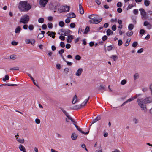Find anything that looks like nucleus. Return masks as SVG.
I'll use <instances>...</instances> for the list:
<instances>
[{"instance_id": "obj_12", "label": "nucleus", "mask_w": 152, "mask_h": 152, "mask_svg": "<svg viewBox=\"0 0 152 152\" xmlns=\"http://www.w3.org/2000/svg\"><path fill=\"white\" fill-rule=\"evenodd\" d=\"M58 6V4L57 5L53 4L52 3H50L49 5L50 8L52 10H56L57 7Z\"/></svg>"}, {"instance_id": "obj_49", "label": "nucleus", "mask_w": 152, "mask_h": 152, "mask_svg": "<svg viewBox=\"0 0 152 152\" xmlns=\"http://www.w3.org/2000/svg\"><path fill=\"white\" fill-rule=\"evenodd\" d=\"M60 46L62 48H64L65 47V44L64 42H61L60 44Z\"/></svg>"}, {"instance_id": "obj_60", "label": "nucleus", "mask_w": 152, "mask_h": 152, "mask_svg": "<svg viewBox=\"0 0 152 152\" xmlns=\"http://www.w3.org/2000/svg\"><path fill=\"white\" fill-rule=\"evenodd\" d=\"M122 44V41L121 40H119L118 41V45L119 46L121 45Z\"/></svg>"}, {"instance_id": "obj_8", "label": "nucleus", "mask_w": 152, "mask_h": 152, "mask_svg": "<svg viewBox=\"0 0 152 152\" xmlns=\"http://www.w3.org/2000/svg\"><path fill=\"white\" fill-rule=\"evenodd\" d=\"M143 25L147 26V28L150 29L152 28V25L147 21H146L144 22Z\"/></svg>"}, {"instance_id": "obj_47", "label": "nucleus", "mask_w": 152, "mask_h": 152, "mask_svg": "<svg viewBox=\"0 0 152 152\" xmlns=\"http://www.w3.org/2000/svg\"><path fill=\"white\" fill-rule=\"evenodd\" d=\"M65 115L69 119L71 120L72 118L69 116V114L68 113L66 114Z\"/></svg>"}, {"instance_id": "obj_62", "label": "nucleus", "mask_w": 152, "mask_h": 152, "mask_svg": "<svg viewBox=\"0 0 152 152\" xmlns=\"http://www.w3.org/2000/svg\"><path fill=\"white\" fill-rule=\"evenodd\" d=\"M148 90V88L147 87L144 88L142 89V91L143 92H146Z\"/></svg>"}, {"instance_id": "obj_34", "label": "nucleus", "mask_w": 152, "mask_h": 152, "mask_svg": "<svg viewBox=\"0 0 152 152\" xmlns=\"http://www.w3.org/2000/svg\"><path fill=\"white\" fill-rule=\"evenodd\" d=\"M10 58L12 60H15L17 58V56L15 55H11L10 56Z\"/></svg>"}, {"instance_id": "obj_37", "label": "nucleus", "mask_w": 152, "mask_h": 152, "mask_svg": "<svg viewBox=\"0 0 152 152\" xmlns=\"http://www.w3.org/2000/svg\"><path fill=\"white\" fill-rule=\"evenodd\" d=\"M38 22L40 23H43L44 22V19L43 18H41L38 19Z\"/></svg>"}, {"instance_id": "obj_20", "label": "nucleus", "mask_w": 152, "mask_h": 152, "mask_svg": "<svg viewBox=\"0 0 152 152\" xmlns=\"http://www.w3.org/2000/svg\"><path fill=\"white\" fill-rule=\"evenodd\" d=\"M73 39V37L72 35H68V39L66 40L67 42L68 43H70L72 42V40Z\"/></svg>"}, {"instance_id": "obj_14", "label": "nucleus", "mask_w": 152, "mask_h": 152, "mask_svg": "<svg viewBox=\"0 0 152 152\" xmlns=\"http://www.w3.org/2000/svg\"><path fill=\"white\" fill-rule=\"evenodd\" d=\"M67 17L69 18H75L76 17L75 15L73 12L70 13L68 14L67 15Z\"/></svg>"}, {"instance_id": "obj_64", "label": "nucleus", "mask_w": 152, "mask_h": 152, "mask_svg": "<svg viewBox=\"0 0 152 152\" xmlns=\"http://www.w3.org/2000/svg\"><path fill=\"white\" fill-rule=\"evenodd\" d=\"M65 22L66 23H68L70 22V20L69 18H67L65 20Z\"/></svg>"}, {"instance_id": "obj_39", "label": "nucleus", "mask_w": 152, "mask_h": 152, "mask_svg": "<svg viewBox=\"0 0 152 152\" xmlns=\"http://www.w3.org/2000/svg\"><path fill=\"white\" fill-rule=\"evenodd\" d=\"M81 58V57L79 55H77L75 56V59L77 60H80Z\"/></svg>"}, {"instance_id": "obj_23", "label": "nucleus", "mask_w": 152, "mask_h": 152, "mask_svg": "<svg viewBox=\"0 0 152 152\" xmlns=\"http://www.w3.org/2000/svg\"><path fill=\"white\" fill-rule=\"evenodd\" d=\"M77 96L76 95H75L73 98L72 101V103L73 104H75L77 102Z\"/></svg>"}, {"instance_id": "obj_24", "label": "nucleus", "mask_w": 152, "mask_h": 152, "mask_svg": "<svg viewBox=\"0 0 152 152\" xmlns=\"http://www.w3.org/2000/svg\"><path fill=\"white\" fill-rule=\"evenodd\" d=\"M56 34V33L54 32H50L49 34H48V35L50 36V37H52L53 38H54L55 37V35Z\"/></svg>"}, {"instance_id": "obj_29", "label": "nucleus", "mask_w": 152, "mask_h": 152, "mask_svg": "<svg viewBox=\"0 0 152 152\" xmlns=\"http://www.w3.org/2000/svg\"><path fill=\"white\" fill-rule=\"evenodd\" d=\"M17 140L21 143H23L24 142V139H18V137L16 138Z\"/></svg>"}, {"instance_id": "obj_17", "label": "nucleus", "mask_w": 152, "mask_h": 152, "mask_svg": "<svg viewBox=\"0 0 152 152\" xmlns=\"http://www.w3.org/2000/svg\"><path fill=\"white\" fill-rule=\"evenodd\" d=\"M78 137L77 134L75 133H73L71 136V138L72 140H75L77 139Z\"/></svg>"}, {"instance_id": "obj_6", "label": "nucleus", "mask_w": 152, "mask_h": 152, "mask_svg": "<svg viewBox=\"0 0 152 152\" xmlns=\"http://www.w3.org/2000/svg\"><path fill=\"white\" fill-rule=\"evenodd\" d=\"M139 10L140 12V13L142 16V19H146V13L145 10L143 8L140 9Z\"/></svg>"}, {"instance_id": "obj_59", "label": "nucleus", "mask_w": 152, "mask_h": 152, "mask_svg": "<svg viewBox=\"0 0 152 152\" xmlns=\"http://www.w3.org/2000/svg\"><path fill=\"white\" fill-rule=\"evenodd\" d=\"M138 11L137 10V9H134L133 10V13L137 15L138 14Z\"/></svg>"}, {"instance_id": "obj_7", "label": "nucleus", "mask_w": 152, "mask_h": 152, "mask_svg": "<svg viewBox=\"0 0 152 152\" xmlns=\"http://www.w3.org/2000/svg\"><path fill=\"white\" fill-rule=\"evenodd\" d=\"M83 70L82 68H79L78 69L77 71L75 72V75L76 76L79 77L80 76L82 72H83Z\"/></svg>"}, {"instance_id": "obj_33", "label": "nucleus", "mask_w": 152, "mask_h": 152, "mask_svg": "<svg viewBox=\"0 0 152 152\" xmlns=\"http://www.w3.org/2000/svg\"><path fill=\"white\" fill-rule=\"evenodd\" d=\"M131 40V39H127L125 45V46H127L129 45V42H130Z\"/></svg>"}, {"instance_id": "obj_31", "label": "nucleus", "mask_w": 152, "mask_h": 152, "mask_svg": "<svg viewBox=\"0 0 152 152\" xmlns=\"http://www.w3.org/2000/svg\"><path fill=\"white\" fill-rule=\"evenodd\" d=\"M134 27V26L132 24H129L128 26V29L130 30L133 29Z\"/></svg>"}, {"instance_id": "obj_58", "label": "nucleus", "mask_w": 152, "mask_h": 152, "mask_svg": "<svg viewBox=\"0 0 152 152\" xmlns=\"http://www.w3.org/2000/svg\"><path fill=\"white\" fill-rule=\"evenodd\" d=\"M64 30L63 29H61L59 30V34H60L64 33Z\"/></svg>"}, {"instance_id": "obj_42", "label": "nucleus", "mask_w": 152, "mask_h": 152, "mask_svg": "<svg viewBox=\"0 0 152 152\" xmlns=\"http://www.w3.org/2000/svg\"><path fill=\"white\" fill-rule=\"evenodd\" d=\"M145 32V30L143 29H142L140 30L139 33L141 35L143 34Z\"/></svg>"}, {"instance_id": "obj_5", "label": "nucleus", "mask_w": 152, "mask_h": 152, "mask_svg": "<svg viewBox=\"0 0 152 152\" xmlns=\"http://www.w3.org/2000/svg\"><path fill=\"white\" fill-rule=\"evenodd\" d=\"M89 97L87 99H86L81 104L80 106H79L76 105L74 107V109H80L81 107H84L86 104L87 102L89 100Z\"/></svg>"}, {"instance_id": "obj_30", "label": "nucleus", "mask_w": 152, "mask_h": 152, "mask_svg": "<svg viewBox=\"0 0 152 152\" xmlns=\"http://www.w3.org/2000/svg\"><path fill=\"white\" fill-rule=\"evenodd\" d=\"M113 33V32L110 30V29H108L107 31V34L108 36L110 35L111 34H112Z\"/></svg>"}, {"instance_id": "obj_2", "label": "nucleus", "mask_w": 152, "mask_h": 152, "mask_svg": "<svg viewBox=\"0 0 152 152\" xmlns=\"http://www.w3.org/2000/svg\"><path fill=\"white\" fill-rule=\"evenodd\" d=\"M18 8L21 11L27 12L31 9V6L26 1H22L20 2Z\"/></svg>"}, {"instance_id": "obj_27", "label": "nucleus", "mask_w": 152, "mask_h": 152, "mask_svg": "<svg viewBox=\"0 0 152 152\" xmlns=\"http://www.w3.org/2000/svg\"><path fill=\"white\" fill-rule=\"evenodd\" d=\"M118 58L117 56L116 55H112L110 56V58L113 59L114 61H115Z\"/></svg>"}, {"instance_id": "obj_25", "label": "nucleus", "mask_w": 152, "mask_h": 152, "mask_svg": "<svg viewBox=\"0 0 152 152\" xmlns=\"http://www.w3.org/2000/svg\"><path fill=\"white\" fill-rule=\"evenodd\" d=\"M133 32L131 30L128 31L126 33V35L130 37L133 34Z\"/></svg>"}, {"instance_id": "obj_35", "label": "nucleus", "mask_w": 152, "mask_h": 152, "mask_svg": "<svg viewBox=\"0 0 152 152\" xmlns=\"http://www.w3.org/2000/svg\"><path fill=\"white\" fill-rule=\"evenodd\" d=\"M3 85H4V86H17L18 85H17L16 84H10L7 83V84H3Z\"/></svg>"}, {"instance_id": "obj_1", "label": "nucleus", "mask_w": 152, "mask_h": 152, "mask_svg": "<svg viewBox=\"0 0 152 152\" xmlns=\"http://www.w3.org/2000/svg\"><path fill=\"white\" fill-rule=\"evenodd\" d=\"M151 98L148 97L145 99L138 98L137 99V102L138 104L141 108V110L144 112H146V107L145 104L151 102L152 101L150 99Z\"/></svg>"}, {"instance_id": "obj_46", "label": "nucleus", "mask_w": 152, "mask_h": 152, "mask_svg": "<svg viewBox=\"0 0 152 152\" xmlns=\"http://www.w3.org/2000/svg\"><path fill=\"white\" fill-rule=\"evenodd\" d=\"M56 67L57 69H61V65L59 64H56Z\"/></svg>"}, {"instance_id": "obj_54", "label": "nucleus", "mask_w": 152, "mask_h": 152, "mask_svg": "<svg viewBox=\"0 0 152 152\" xmlns=\"http://www.w3.org/2000/svg\"><path fill=\"white\" fill-rule=\"evenodd\" d=\"M58 12L59 13H61L62 12H64V9H59L58 10Z\"/></svg>"}, {"instance_id": "obj_16", "label": "nucleus", "mask_w": 152, "mask_h": 152, "mask_svg": "<svg viewBox=\"0 0 152 152\" xmlns=\"http://www.w3.org/2000/svg\"><path fill=\"white\" fill-rule=\"evenodd\" d=\"M98 89L101 92L103 93L104 91H105V88L104 87L103 85H101L100 86L98 87Z\"/></svg>"}, {"instance_id": "obj_38", "label": "nucleus", "mask_w": 152, "mask_h": 152, "mask_svg": "<svg viewBox=\"0 0 152 152\" xmlns=\"http://www.w3.org/2000/svg\"><path fill=\"white\" fill-rule=\"evenodd\" d=\"M9 77L8 75H6L5 76V78L3 79V80L4 81H5L6 80H9Z\"/></svg>"}, {"instance_id": "obj_9", "label": "nucleus", "mask_w": 152, "mask_h": 152, "mask_svg": "<svg viewBox=\"0 0 152 152\" xmlns=\"http://www.w3.org/2000/svg\"><path fill=\"white\" fill-rule=\"evenodd\" d=\"M48 1V0H40V5L41 6L44 7Z\"/></svg>"}, {"instance_id": "obj_50", "label": "nucleus", "mask_w": 152, "mask_h": 152, "mask_svg": "<svg viewBox=\"0 0 152 152\" xmlns=\"http://www.w3.org/2000/svg\"><path fill=\"white\" fill-rule=\"evenodd\" d=\"M64 49H61L58 52V53L61 55H62V54L64 53Z\"/></svg>"}, {"instance_id": "obj_18", "label": "nucleus", "mask_w": 152, "mask_h": 152, "mask_svg": "<svg viewBox=\"0 0 152 152\" xmlns=\"http://www.w3.org/2000/svg\"><path fill=\"white\" fill-rule=\"evenodd\" d=\"M21 30V28L20 26H18L15 29V32L17 34H19Z\"/></svg>"}, {"instance_id": "obj_51", "label": "nucleus", "mask_w": 152, "mask_h": 152, "mask_svg": "<svg viewBox=\"0 0 152 152\" xmlns=\"http://www.w3.org/2000/svg\"><path fill=\"white\" fill-rule=\"evenodd\" d=\"M73 123V124L75 125V126H77L76 125V124L77 123V122L75 121L72 118L70 120Z\"/></svg>"}, {"instance_id": "obj_19", "label": "nucleus", "mask_w": 152, "mask_h": 152, "mask_svg": "<svg viewBox=\"0 0 152 152\" xmlns=\"http://www.w3.org/2000/svg\"><path fill=\"white\" fill-rule=\"evenodd\" d=\"M71 32V31L69 29H68L67 31H64V33H61L60 34L63 35L64 36H67Z\"/></svg>"}, {"instance_id": "obj_21", "label": "nucleus", "mask_w": 152, "mask_h": 152, "mask_svg": "<svg viewBox=\"0 0 152 152\" xmlns=\"http://www.w3.org/2000/svg\"><path fill=\"white\" fill-rule=\"evenodd\" d=\"M19 148L21 151L23 152H26V149L22 145L20 144L19 147Z\"/></svg>"}, {"instance_id": "obj_44", "label": "nucleus", "mask_w": 152, "mask_h": 152, "mask_svg": "<svg viewBox=\"0 0 152 152\" xmlns=\"http://www.w3.org/2000/svg\"><path fill=\"white\" fill-rule=\"evenodd\" d=\"M34 28V26L32 25H30L28 26L29 29L30 30H32Z\"/></svg>"}, {"instance_id": "obj_56", "label": "nucleus", "mask_w": 152, "mask_h": 152, "mask_svg": "<svg viewBox=\"0 0 152 152\" xmlns=\"http://www.w3.org/2000/svg\"><path fill=\"white\" fill-rule=\"evenodd\" d=\"M112 29L113 30L115 31L116 29V25H113L112 27Z\"/></svg>"}, {"instance_id": "obj_11", "label": "nucleus", "mask_w": 152, "mask_h": 152, "mask_svg": "<svg viewBox=\"0 0 152 152\" xmlns=\"http://www.w3.org/2000/svg\"><path fill=\"white\" fill-rule=\"evenodd\" d=\"M101 116H98L96 118L93 120L92 122L90 125L89 127H90L94 123H95L97 122L98 120H100L101 119Z\"/></svg>"}, {"instance_id": "obj_22", "label": "nucleus", "mask_w": 152, "mask_h": 152, "mask_svg": "<svg viewBox=\"0 0 152 152\" xmlns=\"http://www.w3.org/2000/svg\"><path fill=\"white\" fill-rule=\"evenodd\" d=\"M69 6H65L64 7V12H68L69 10Z\"/></svg>"}, {"instance_id": "obj_45", "label": "nucleus", "mask_w": 152, "mask_h": 152, "mask_svg": "<svg viewBox=\"0 0 152 152\" xmlns=\"http://www.w3.org/2000/svg\"><path fill=\"white\" fill-rule=\"evenodd\" d=\"M48 26L49 28H52L53 27L52 24L51 23H48Z\"/></svg>"}, {"instance_id": "obj_40", "label": "nucleus", "mask_w": 152, "mask_h": 152, "mask_svg": "<svg viewBox=\"0 0 152 152\" xmlns=\"http://www.w3.org/2000/svg\"><path fill=\"white\" fill-rule=\"evenodd\" d=\"M138 45V43L136 42H134L132 45V46L134 48H136Z\"/></svg>"}, {"instance_id": "obj_4", "label": "nucleus", "mask_w": 152, "mask_h": 152, "mask_svg": "<svg viewBox=\"0 0 152 152\" xmlns=\"http://www.w3.org/2000/svg\"><path fill=\"white\" fill-rule=\"evenodd\" d=\"M90 19H91L89 21V22L90 23L98 24L102 20V19H98L96 17L95 18H90Z\"/></svg>"}, {"instance_id": "obj_26", "label": "nucleus", "mask_w": 152, "mask_h": 152, "mask_svg": "<svg viewBox=\"0 0 152 152\" xmlns=\"http://www.w3.org/2000/svg\"><path fill=\"white\" fill-rule=\"evenodd\" d=\"M150 1L148 0H144V4L146 6H148L150 4Z\"/></svg>"}, {"instance_id": "obj_43", "label": "nucleus", "mask_w": 152, "mask_h": 152, "mask_svg": "<svg viewBox=\"0 0 152 152\" xmlns=\"http://www.w3.org/2000/svg\"><path fill=\"white\" fill-rule=\"evenodd\" d=\"M126 83V80L124 79L122 80L121 83V84L123 85H124Z\"/></svg>"}, {"instance_id": "obj_41", "label": "nucleus", "mask_w": 152, "mask_h": 152, "mask_svg": "<svg viewBox=\"0 0 152 152\" xmlns=\"http://www.w3.org/2000/svg\"><path fill=\"white\" fill-rule=\"evenodd\" d=\"M133 121L135 124H137L139 122V120L136 118H134L133 119Z\"/></svg>"}, {"instance_id": "obj_53", "label": "nucleus", "mask_w": 152, "mask_h": 152, "mask_svg": "<svg viewBox=\"0 0 152 152\" xmlns=\"http://www.w3.org/2000/svg\"><path fill=\"white\" fill-rule=\"evenodd\" d=\"M69 71V69L68 68H66L64 69V72L66 74H67L68 72Z\"/></svg>"}, {"instance_id": "obj_3", "label": "nucleus", "mask_w": 152, "mask_h": 152, "mask_svg": "<svg viewBox=\"0 0 152 152\" xmlns=\"http://www.w3.org/2000/svg\"><path fill=\"white\" fill-rule=\"evenodd\" d=\"M29 20V17L28 15H25L21 18L20 22L24 24L27 23Z\"/></svg>"}, {"instance_id": "obj_63", "label": "nucleus", "mask_w": 152, "mask_h": 152, "mask_svg": "<svg viewBox=\"0 0 152 152\" xmlns=\"http://www.w3.org/2000/svg\"><path fill=\"white\" fill-rule=\"evenodd\" d=\"M71 47V45L69 44H67L66 45V48L67 49H69Z\"/></svg>"}, {"instance_id": "obj_10", "label": "nucleus", "mask_w": 152, "mask_h": 152, "mask_svg": "<svg viewBox=\"0 0 152 152\" xmlns=\"http://www.w3.org/2000/svg\"><path fill=\"white\" fill-rule=\"evenodd\" d=\"M75 127L78 131H79L81 133L84 134H88L89 132V131H88L87 132H84L82 131L81 128L77 126H75Z\"/></svg>"}, {"instance_id": "obj_28", "label": "nucleus", "mask_w": 152, "mask_h": 152, "mask_svg": "<svg viewBox=\"0 0 152 152\" xmlns=\"http://www.w3.org/2000/svg\"><path fill=\"white\" fill-rule=\"evenodd\" d=\"M89 31V27L88 26H87L85 28V31L84 32V34H86Z\"/></svg>"}, {"instance_id": "obj_36", "label": "nucleus", "mask_w": 152, "mask_h": 152, "mask_svg": "<svg viewBox=\"0 0 152 152\" xmlns=\"http://www.w3.org/2000/svg\"><path fill=\"white\" fill-rule=\"evenodd\" d=\"M64 23L63 21H61L59 23V25L61 27H63L64 25Z\"/></svg>"}, {"instance_id": "obj_57", "label": "nucleus", "mask_w": 152, "mask_h": 152, "mask_svg": "<svg viewBox=\"0 0 152 152\" xmlns=\"http://www.w3.org/2000/svg\"><path fill=\"white\" fill-rule=\"evenodd\" d=\"M65 37L64 36H60L59 38L61 40H64L65 39Z\"/></svg>"}, {"instance_id": "obj_32", "label": "nucleus", "mask_w": 152, "mask_h": 152, "mask_svg": "<svg viewBox=\"0 0 152 152\" xmlns=\"http://www.w3.org/2000/svg\"><path fill=\"white\" fill-rule=\"evenodd\" d=\"M139 78V74L138 73H136L134 75V80L137 79Z\"/></svg>"}, {"instance_id": "obj_48", "label": "nucleus", "mask_w": 152, "mask_h": 152, "mask_svg": "<svg viewBox=\"0 0 152 152\" xmlns=\"http://www.w3.org/2000/svg\"><path fill=\"white\" fill-rule=\"evenodd\" d=\"M107 39V37L106 35L103 36L102 38V39L103 41H104Z\"/></svg>"}, {"instance_id": "obj_52", "label": "nucleus", "mask_w": 152, "mask_h": 152, "mask_svg": "<svg viewBox=\"0 0 152 152\" xmlns=\"http://www.w3.org/2000/svg\"><path fill=\"white\" fill-rule=\"evenodd\" d=\"M70 26L71 28H74L75 26V24L73 23H71L70 25Z\"/></svg>"}, {"instance_id": "obj_61", "label": "nucleus", "mask_w": 152, "mask_h": 152, "mask_svg": "<svg viewBox=\"0 0 152 152\" xmlns=\"http://www.w3.org/2000/svg\"><path fill=\"white\" fill-rule=\"evenodd\" d=\"M42 28L44 30H45L47 28V26L45 24H43L42 26Z\"/></svg>"}, {"instance_id": "obj_13", "label": "nucleus", "mask_w": 152, "mask_h": 152, "mask_svg": "<svg viewBox=\"0 0 152 152\" xmlns=\"http://www.w3.org/2000/svg\"><path fill=\"white\" fill-rule=\"evenodd\" d=\"M45 33V32L44 31H42L41 33L39 34L37 36V38L40 39L44 37V34Z\"/></svg>"}, {"instance_id": "obj_55", "label": "nucleus", "mask_w": 152, "mask_h": 152, "mask_svg": "<svg viewBox=\"0 0 152 152\" xmlns=\"http://www.w3.org/2000/svg\"><path fill=\"white\" fill-rule=\"evenodd\" d=\"M122 4L121 2H118L117 4V6L118 7H122Z\"/></svg>"}, {"instance_id": "obj_15", "label": "nucleus", "mask_w": 152, "mask_h": 152, "mask_svg": "<svg viewBox=\"0 0 152 152\" xmlns=\"http://www.w3.org/2000/svg\"><path fill=\"white\" fill-rule=\"evenodd\" d=\"M79 11L80 13L81 14H83L84 13V11L83 8V7H82L81 4H80L79 5Z\"/></svg>"}]
</instances>
